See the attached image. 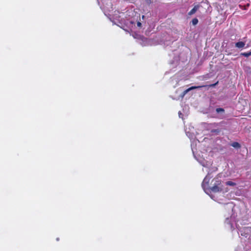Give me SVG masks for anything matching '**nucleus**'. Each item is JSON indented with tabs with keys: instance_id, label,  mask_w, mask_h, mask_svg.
<instances>
[{
	"instance_id": "f257e3e1",
	"label": "nucleus",
	"mask_w": 251,
	"mask_h": 251,
	"mask_svg": "<svg viewBox=\"0 0 251 251\" xmlns=\"http://www.w3.org/2000/svg\"><path fill=\"white\" fill-rule=\"evenodd\" d=\"M209 179L207 177H205L202 183V187L205 192L209 191L210 192L217 193L222 191L223 189L221 186V179L219 178H214L212 181V182H213V186L211 187L209 186Z\"/></svg>"
},
{
	"instance_id": "f03ea898",
	"label": "nucleus",
	"mask_w": 251,
	"mask_h": 251,
	"mask_svg": "<svg viewBox=\"0 0 251 251\" xmlns=\"http://www.w3.org/2000/svg\"><path fill=\"white\" fill-rule=\"evenodd\" d=\"M218 83H219V82H218V81H217L216 83H215L214 84H210V85H203V86H192L183 91V92L182 93V96L183 97L184 96H185L188 92H189L191 90L204 87H213L215 86L216 85H217L218 84Z\"/></svg>"
},
{
	"instance_id": "7ed1b4c3",
	"label": "nucleus",
	"mask_w": 251,
	"mask_h": 251,
	"mask_svg": "<svg viewBox=\"0 0 251 251\" xmlns=\"http://www.w3.org/2000/svg\"><path fill=\"white\" fill-rule=\"evenodd\" d=\"M200 6L199 4L195 5L194 7L189 12L188 15L191 16L195 14L196 12V11L198 10V9L200 8Z\"/></svg>"
},
{
	"instance_id": "20e7f679",
	"label": "nucleus",
	"mask_w": 251,
	"mask_h": 251,
	"mask_svg": "<svg viewBox=\"0 0 251 251\" xmlns=\"http://www.w3.org/2000/svg\"><path fill=\"white\" fill-rule=\"evenodd\" d=\"M245 44L243 42H238L235 44L236 47L238 48H242L245 46Z\"/></svg>"
},
{
	"instance_id": "39448f33",
	"label": "nucleus",
	"mask_w": 251,
	"mask_h": 251,
	"mask_svg": "<svg viewBox=\"0 0 251 251\" xmlns=\"http://www.w3.org/2000/svg\"><path fill=\"white\" fill-rule=\"evenodd\" d=\"M231 146L235 148H240L241 147L240 144L237 142H233Z\"/></svg>"
},
{
	"instance_id": "423d86ee",
	"label": "nucleus",
	"mask_w": 251,
	"mask_h": 251,
	"mask_svg": "<svg viewBox=\"0 0 251 251\" xmlns=\"http://www.w3.org/2000/svg\"><path fill=\"white\" fill-rule=\"evenodd\" d=\"M241 55L248 57L250 56V55H251V51H249V52H243V53H241Z\"/></svg>"
},
{
	"instance_id": "0eeeda50",
	"label": "nucleus",
	"mask_w": 251,
	"mask_h": 251,
	"mask_svg": "<svg viewBox=\"0 0 251 251\" xmlns=\"http://www.w3.org/2000/svg\"><path fill=\"white\" fill-rule=\"evenodd\" d=\"M226 185L228 186H234L236 185V183L231 181H228L226 182Z\"/></svg>"
},
{
	"instance_id": "6e6552de",
	"label": "nucleus",
	"mask_w": 251,
	"mask_h": 251,
	"mask_svg": "<svg viewBox=\"0 0 251 251\" xmlns=\"http://www.w3.org/2000/svg\"><path fill=\"white\" fill-rule=\"evenodd\" d=\"M211 133H215L216 134H219L220 132V130L219 129H212L211 131Z\"/></svg>"
},
{
	"instance_id": "1a4fd4ad",
	"label": "nucleus",
	"mask_w": 251,
	"mask_h": 251,
	"mask_svg": "<svg viewBox=\"0 0 251 251\" xmlns=\"http://www.w3.org/2000/svg\"><path fill=\"white\" fill-rule=\"evenodd\" d=\"M192 23L193 25H196L198 23V20L197 18H194L192 21Z\"/></svg>"
},
{
	"instance_id": "9d476101",
	"label": "nucleus",
	"mask_w": 251,
	"mask_h": 251,
	"mask_svg": "<svg viewBox=\"0 0 251 251\" xmlns=\"http://www.w3.org/2000/svg\"><path fill=\"white\" fill-rule=\"evenodd\" d=\"M216 112L217 113L223 112H224V109L222 108H218L216 109Z\"/></svg>"
},
{
	"instance_id": "9b49d317",
	"label": "nucleus",
	"mask_w": 251,
	"mask_h": 251,
	"mask_svg": "<svg viewBox=\"0 0 251 251\" xmlns=\"http://www.w3.org/2000/svg\"><path fill=\"white\" fill-rule=\"evenodd\" d=\"M137 25L138 26H140V25H141V24L140 22H138Z\"/></svg>"
},
{
	"instance_id": "f8f14e48",
	"label": "nucleus",
	"mask_w": 251,
	"mask_h": 251,
	"mask_svg": "<svg viewBox=\"0 0 251 251\" xmlns=\"http://www.w3.org/2000/svg\"><path fill=\"white\" fill-rule=\"evenodd\" d=\"M250 4L248 3L247 4V6H249Z\"/></svg>"
}]
</instances>
